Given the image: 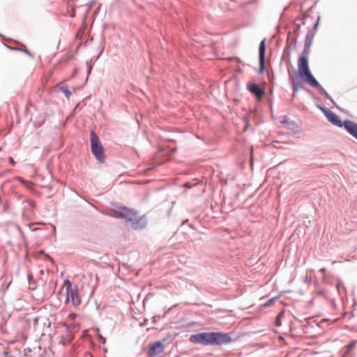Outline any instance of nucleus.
<instances>
[{
    "label": "nucleus",
    "instance_id": "f257e3e1",
    "mask_svg": "<svg viewBox=\"0 0 357 357\" xmlns=\"http://www.w3.org/2000/svg\"><path fill=\"white\" fill-rule=\"evenodd\" d=\"M310 41H305V48L298 59V71L303 80L312 88H319L320 85L312 75L308 63Z\"/></svg>",
    "mask_w": 357,
    "mask_h": 357
},
{
    "label": "nucleus",
    "instance_id": "f03ea898",
    "mask_svg": "<svg viewBox=\"0 0 357 357\" xmlns=\"http://www.w3.org/2000/svg\"><path fill=\"white\" fill-rule=\"evenodd\" d=\"M189 340L192 343L203 345H222L230 342L231 338L226 333L206 332L192 335Z\"/></svg>",
    "mask_w": 357,
    "mask_h": 357
},
{
    "label": "nucleus",
    "instance_id": "7ed1b4c3",
    "mask_svg": "<svg viewBox=\"0 0 357 357\" xmlns=\"http://www.w3.org/2000/svg\"><path fill=\"white\" fill-rule=\"evenodd\" d=\"M114 216L125 219L127 224L134 229H144L147 225V219L145 215H139L137 211L126 207L119 208L116 211Z\"/></svg>",
    "mask_w": 357,
    "mask_h": 357
},
{
    "label": "nucleus",
    "instance_id": "20e7f679",
    "mask_svg": "<svg viewBox=\"0 0 357 357\" xmlns=\"http://www.w3.org/2000/svg\"><path fill=\"white\" fill-rule=\"evenodd\" d=\"M90 142L92 153L98 161L102 162L104 161L103 147L100 143L99 137L93 130L91 131L90 133Z\"/></svg>",
    "mask_w": 357,
    "mask_h": 357
},
{
    "label": "nucleus",
    "instance_id": "39448f33",
    "mask_svg": "<svg viewBox=\"0 0 357 357\" xmlns=\"http://www.w3.org/2000/svg\"><path fill=\"white\" fill-rule=\"evenodd\" d=\"M64 285L66 287V302H71L73 306L77 307L81 303L78 291L72 288V284L69 280H66Z\"/></svg>",
    "mask_w": 357,
    "mask_h": 357
},
{
    "label": "nucleus",
    "instance_id": "423d86ee",
    "mask_svg": "<svg viewBox=\"0 0 357 357\" xmlns=\"http://www.w3.org/2000/svg\"><path fill=\"white\" fill-rule=\"evenodd\" d=\"M165 351V345L160 341L153 342L150 345V347L147 351V356L149 357H159Z\"/></svg>",
    "mask_w": 357,
    "mask_h": 357
},
{
    "label": "nucleus",
    "instance_id": "0eeeda50",
    "mask_svg": "<svg viewBox=\"0 0 357 357\" xmlns=\"http://www.w3.org/2000/svg\"><path fill=\"white\" fill-rule=\"evenodd\" d=\"M35 203L33 200L28 199L22 202V217L29 220L33 215Z\"/></svg>",
    "mask_w": 357,
    "mask_h": 357
},
{
    "label": "nucleus",
    "instance_id": "6e6552de",
    "mask_svg": "<svg viewBox=\"0 0 357 357\" xmlns=\"http://www.w3.org/2000/svg\"><path fill=\"white\" fill-rule=\"evenodd\" d=\"M323 112L328 121H330L331 123L338 127L344 126V123H342L340 117L334 112L324 109H323Z\"/></svg>",
    "mask_w": 357,
    "mask_h": 357
},
{
    "label": "nucleus",
    "instance_id": "1a4fd4ad",
    "mask_svg": "<svg viewBox=\"0 0 357 357\" xmlns=\"http://www.w3.org/2000/svg\"><path fill=\"white\" fill-rule=\"evenodd\" d=\"M344 127L350 135L357 139V123L346 121L344 122Z\"/></svg>",
    "mask_w": 357,
    "mask_h": 357
},
{
    "label": "nucleus",
    "instance_id": "9d476101",
    "mask_svg": "<svg viewBox=\"0 0 357 357\" xmlns=\"http://www.w3.org/2000/svg\"><path fill=\"white\" fill-rule=\"evenodd\" d=\"M265 40H262L259 45V61L261 70H263L265 64Z\"/></svg>",
    "mask_w": 357,
    "mask_h": 357
},
{
    "label": "nucleus",
    "instance_id": "9b49d317",
    "mask_svg": "<svg viewBox=\"0 0 357 357\" xmlns=\"http://www.w3.org/2000/svg\"><path fill=\"white\" fill-rule=\"evenodd\" d=\"M357 341H353L352 342H351L350 344H349L348 345L346 346L345 347V351L344 352V357H345L346 356L349 355L351 351L352 350L355 348L356 347V344Z\"/></svg>",
    "mask_w": 357,
    "mask_h": 357
},
{
    "label": "nucleus",
    "instance_id": "f8f14e48",
    "mask_svg": "<svg viewBox=\"0 0 357 357\" xmlns=\"http://www.w3.org/2000/svg\"><path fill=\"white\" fill-rule=\"evenodd\" d=\"M257 100H261L265 96V91H250Z\"/></svg>",
    "mask_w": 357,
    "mask_h": 357
},
{
    "label": "nucleus",
    "instance_id": "ddd939ff",
    "mask_svg": "<svg viewBox=\"0 0 357 357\" xmlns=\"http://www.w3.org/2000/svg\"><path fill=\"white\" fill-rule=\"evenodd\" d=\"M283 315V312H280L278 317H277V319H276V325L277 326H281V318Z\"/></svg>",
    "mask_w": 357,
    "mask_h": 357
},
{
    "label": "nucleus",
    "instance_id": "4468645a",
    "mask_svg": "<svg viewBox=\"0 0 357 357\" xmlns=\"http://www.w3.org/2000/svg\"><path fill=\"white\" fill-rule=\"evenodd\" d=\"M247 87H248V89H250V90L260 89L259 87L258 86V85H257L255 84H252V83L248 84Z\"/></svg>",
    "mask_w": 357,
    "mask_h": 357
},
{
    "label": "nucleus",
    "instance_id": "2eb2a0df",
    "mask_svg": "<svg viewBox=\"0 0 357 357\" xmlns=\"http://www.w3.org/2000/svg\"><path fill=\"white\" fill-rule=\"evenodd\" d=\"M275 298H271L269 299L266 303H265V306H270V305H272L274 302H275Z\"/></svg>",
    "mask_w": 357,
    "mask_h": 357
},
{
    "label": "nucleus",
    "instance_id": "dca6fc26",
    "mask_svg": "<svg viewBox=\"0 0 357 357\" xmlns=\"http://www.w3.org/2000/svg\"><path fill=\"white\" fill-rule=\"evenodd\" d=\"M3 355L5 357H14L13 356L10 355V353L8 351H4Z\"/></svg>",
    "mask_w": 357,
    "mask_h": 357
},
{
    "label": "nucleus",
    "instance_id": "f3484780",
    "mask_svg": "<svg viewBox=\"0 0 357 357\" xmlns=\"http://www.w3.org/2000/svg\"><path fill=\"white\" fill-rule=\"evenodd\" d=\"M75 317H76V314H74V313H71V314H70L68 315V317H69L71 320L74 319L75 318Z\"/></svg>",
    "mask_w": 357,
    "mask_h": 357
},
{
    "label": "nucleus",
    "instance_id": "a211bd4d",
    "mask_svg": "<svg viewBox=\"0 0 357 357\" xmlns=\"http://www.w3.org/2000/svg\"><path fill=\"white\" fill-rule=\"evenodd\" d=\"M63 82H61L59 85H58V87L59 88V89H63L64 86H63Z\"/></svg>",
    "mask_w": 357,
    "mask_h": 357
},
{
    "label": "nucleus",
    "instance_id": "6ab92c4d",
    "mask_svg": "<svg viewBox=\"0 0 357 357\" xmlns=\"http://www.w3.org/2000/svg\"><path fill=\"white\" fill-rule=\"evenodd\" d=\"M9 162H10L13 165H14L15 164V160H13V158H11V157H10V158H9Z\"/></svg>",
    "mask_w": 357,
    "mask_h": 357
},
{
    "label": "nucleus",
    "instance_id": "aec40b11",
    "mask_svg": "<svg viewBox=\"0 0 357 357\" xmlns=\"http://www.w3.org/2000/svg\"><path fill=\"white\" fill-rule=\"evenodd\" d=\"M65 92H66V96L67 97H68V96H69V94H70V91L66 90V91H65Z\"/></svg>",
    "mask_w": 357,
    "mask_h": 357
}]
</instances>
